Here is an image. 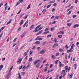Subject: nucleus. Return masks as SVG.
Here are the masks:
<instances>
[{"label":"nucleus","mask_w":79,"mask_h":79,"mask_svg":"<svg viewBox=\"0 0 79 79\" xmlns=\"http://www.w3.org/2000/svg\"><path fill=\"white\" fill-rule=\"evenodd\" d=\"M59 51L60 52H63V49L60 48L59 49Z\"/></svg>","instance_id":"7c9ffc66"},{"label":"nucleus","mask_w":79,"mask_h":79,"mask_svg":"<svg viewBox=\"0 0 79 79\" xmlns=\"http://www.w3.org/2000/svg\"><path fill=\"white\" fill-rule=\"evenodd\" d=\"M43 28V27H41L39 28V30H41Z\"/></svg>","instance_id":"8fccbe9b"},{"label":"nucleus","mask_w":79,"mask_h":79,"mask_svg":"<svg viewBox=\"0 0 79 79\" xmlns=\"http://www.w3.org/2000/svg\"><path fill=\"white\" fill-rule=\"evenodd\" d=\"M56 5H57L56 3H54L53 4V6H56Z\"/></svg>","instance_id":"13d9d810"},{"label":"nucleus","mask_w":79,"mask_h":79,"mask_svg":"<svg viewBox=\"0 0 79 79\" xmlns=\"http://www.w3.org/2000/svg\"><path fill=\"white\" fill-rule=\"evenodd\" d=\"M71 24H72V23H67V25L68 26H69V27H70L71 26Z\"/></svg>","instance_id":"5701e85b"},{"label":"nucleus","mask_w":79,"mask_h":79,"mask_svg":"<svg viewBox=\"0 0 79 79\" xmlns=\"http://www.w3.org/2000/svg\"><path fill=\"white\" fill-rule=\"evenodd\" d=\"M12 21V19H10V20L9 21V22L7 23L6 25H8V24H10V23H11V22Z\"/></svg>","instance_id":"412c9836"},{"label":"nucleus","mask_w":79,"mask_h":79,"mask_svg":"<svg viewBox=\"0 0 79 79\" xmlns=\"http://www.w3.org/2000/svg\"><path fill=\"white\" fill-rule=\"evenodd\" d=\"M43 32V30H41V31H39L38 33H37L36 34V35H39V34H40L41 33H42Z\"/></svg>","instance_id":"0eeeda50"},{"label":"nucleus","mask_w":79,"mask_h":79,"mask_svg":"<svg viewBox=\"0 0 79 79\" xmlns=\"http://www.w3.org/2000/svg\"><path fill=\"white\" fill-rule=\"evenodd\" d=\"M55 9L54 8H53V10H52V12H55Z\"/></svg>","instance_id":"603ef678"},{"label":"nucleus","mask_w":79,"mask_h":79,"mask_svg":"<svg viewBox=\"0 0 79 79\" xmlns=\"http://www.w3.org/2000/svg\"><path fill=\"white\" fill-rule=\"evenodd\" d=\"M25 35V34H24V33H23V34L22 35L21 37H23Z\"/></svg>","instance_id":"49530a36"},{"label":"nucleus","mask_w":79,"mask_h":79,"mask_svg":"<svg viewBox=\"0 0 79 79\" xmlns=\"http://www.w3.org/2000/svg\"><path fill=\"white\" fill-rule=\"evenodd\" d=\"M52 6V4H50L48 5V6L46 7L47 8H50V7Z\"/></svg>","instance_id":"c756f323"},{"label":"nucleus","mask_w":79,"mask_h":79,"mask_svg":"<svg viewBox=\"0 0 79 79\" xmlns=\"http://www.w3.org/2000/svg\"><path fill=\"white\" fill-rule=\"evenodd\" d=\"M58 47V44H55L52 46L53 48H55L56 47Z\"/></svg>","instance_id":"9b49d317"},{"label":"nucleus","mask_w":79,"mask_h":79,"mask_svg":"<svg viewBox=\"0 0 79 79\" xmlns=\"http://www.w3.org/2000/svg\"><path fill=\"white\" fill-rule=\"evenodd\" d=\"M59 16H56L55 17V19H59Z\"/></svg>","instance_id":"cd10ccee"},{"label":"nucleus","mask_w":79,"mask_h":79,"mask_svg":"<svg viewBox=\"0 0 79 79\" xmlns=\"http://www.w3.org/2000/svg\"><path fill=\"white\" fill-rule=\"evenodd\" d=\"M3 5V3H1L0 4V8L1 7V6H2V5Z\"/></svg>","instance_id":"09e8293b"},{"label":"nucleus","mask_w":79,"mask_h":79,"mask_svg":"<svg viewBox=\"0 0 79 79\" xmlns=\"http://www.w3.org/2000/svg\"><path fill=\"white\" fill-rule=\"evenodd\" d=\"M65 73V70H63L62 71V73H63V74H64V73Z\"/></svg>","instance_id":"79ce46f5"},{"label":"nucleus","mask_w":79,"mask_h":79,"mask_svg":"<svg viewBox=\"0 0 79 79\" xmlns=\"http://www.w3.org/2000/svg\"><path fill=\"white\" fill-rule=\"evenodd\" d=\"M23 68V66H21L20 67H19V70H20V69H21Z\"/></svg>","instance_id":"c9c22d12"},{"label":"nucleus","mask_w":79,"mask_h":79,"mask_svg":"<svg viewBox=\"0 0 79 79\" xmlns=\"http://www.w3.org/2000/svg\"><path fill=\"white\" fill-rule=\"evenodd\" d=\"M16 39H17L16 38H15L13 40V42H15V41L16 40Z\"/></svg>","instance_id":"052dcab7"},{"label":"nucleus","mask_w":79,"mask_h":79,"mask_svg":"<svg viewBox=\"0 0 79 79\" xmlns=\"http://www.w3.org/2000/svg\"><path fill=\"white\" fill-rule=\"evenodd\" d=\"M40 66V63H39L38 64H37L36 65V68H39V67Z\"/></svg>","instance_id":"4be33fe9"},{"label":"nucleus","mask_w":79,"mask_h":79,"mask_svg":"<svg viewBox=\"0 0 79 79\" xmlns=\"http://www.w3.org/2000/svg\"><path fill=\"white\" fill-rule=\"evenodd\" d=\"M34 25H33V24L30 27V30H32V29L33 28H34Z\"/></svg>","instance_id":"aec40b11"},{"label":"nucleus","mask_w":79,"mask_h":79,"mask_svg":"<svg viewBox=\"0 0 79 79\" xmlns=\"http://www.w3.org/2000/svg\"><path fill=\"white\" fill-rule=\"evenodd\" d=\"M48 28H47L46 29H45V32H44V34H48V33H49V31H47H47H48Z\"/></svg>","instance_id":"20e7f679"},{"label":"nucleus","mask_w":79,"mask_h":79,"mask_svg":"<svg viewBox=\"0 0 79 79\" xmlns=\"http://www.w3.org/2000/svg\"><path fill=\"white\" fill-rule=\"evenodd\" d=\"M32 58L31 57L28 60V61H32Z\"/></svg>","instance_id":"473e14b6"},{"label":"nucleus","mask_w":79,"mask_h":79,"mask_svg":"<svg viewBox=\"0 0 79 79\" xmlns=\"http://www.w3.org/2000/svg\"><path fill=\"white\" fill-rule=\"evenodd\" d=\"M40 26H41V24H40L37 26L35 28V30L33 31V32H37L38 31L37 30L39 29V27H40Z\"/></svg>","instance_id":"f257e3e1"},{"label":"nucleus","mask_w":79,"mask_h":79,"mask_svg":"<svg viewBox=\"0 0 79 79\" xmlns=\"http://www.w3.org/2000/svg\"><path fill=\"white\" fill-rule=\"evenodd\" d=\"M2 61H5V58H2Z\"/></svg>","instance_id":"680f3d73"},{"label":"nucleus","mask_w":79,"mask_h":79,"mask_svg":"<svg viewBox=\"0 0 79 79\" xmlns=\"http://www.w3.org/2000/svg\"><path fill=\"white\" fill-rule=\"evenodd\" d=\"M0 68H1V69L2 68H3V65H1L0 66Z\"/></svg>","instance_id":"69168bd1"},{"label":"nucleus","mask_w":79,"mask_h":79,"mask_svg":"<svg viewBox=\"0 0 79 79\" xmlns=\"http://www.w3.org/2000/svg\"><path fill=\"white\" fill-rule=\"evenodd\" d=\"M40 61V60H37L35 61L34 62V64L35 65L36 64H37V63L38 62H39V61Z\"/></svg>","instance_id":"1a4fd4ad"},{"label":"nucleus","mask_w":79,"mask_h":79,"mask_svg":"<svg viewBox=\"0 0 79 79\" xmlns=\"http://www.w3.org/2000/svg\"><path fill=\"white\" fill-rule=\"evenodd\" d=\"M24 23V20H22L20 23V25H22L23 23Z\"/></svg>","instance_id":"6ab92c4d"},{"label":"nucleus","mask_w":79,"mask_h":79,"mask_svg":"<svg viewBox=\"0 0 79 79\" xmlns=\"http://www.w3.org/2000/svg\"><path fill=\"white\" fill-rule=\"evenodd\" d=\"M67 53H69V52H73V49H70L67 51Z\"/></svg>","instance_id":"f3484780"},{"label":"nucleus","mask_w":79,"mask_h":79,"mask_svg":"<svg viewBox=\"0 0 79 79\" xmlns=\"http://www.w3.org/2000/svg\"><path fill=\"white\" fill-rule=\"evenodd\" d=\"M28 22H29V21H28V20H27L26 22L25 23L23 26V27H25V26H26V24H27V23H28Z\"/></svg>","instance_id":"9d476101"},{"label":"nucleus","mask_w":79,"mask_h":79,"mask_svg":"<svg viewBox=\"0 0 79 79\" xmlns=\"http://www.w3.org/2000/svg\"><path fill=\"white\" fill-rule=\"evenodd\" d=\"M59 65L60 68H61V67H62V64L61 63V61H59Z\"/></svg>","instance_id":"f8f14e48"},{"label":"nucleus","mask_w":79,"mask_h":79,"mask_svg":"<svg viewBox=\"0 0 79 79\" xmlns=\"http://www.w3.org/2000/svg\"><path fill=\"white\" fill-rule=\"evenodd\" d=\"M5 27H2V28H1V31H2V30H3V29H4V28H5Z\"/></svg>","instance_id":"de8ad7c7"},{"label":"nucleus","mask_w":79,"mask_h":79,"mask_svg":"<svg viewBox=\"0 0 79 79\" xmlns=\"http://www.w3.org/2000/svg\"><path fill=\"white\" fill-rule=\"evenodd\" d=\"M58 37L59 38H61L63 37V36H62V35H58Z\"/></svg>","instance_id":"a878e982"},{"label":"nucleus","mask_w":79,"mask_h":79,"mask_svg":"<svg viewBox=\"0 0 79 79\" xmlns=\"http://www.w3.org/2000/svg\"><path fill=\"white\" fill-rule=\"evenodd\" d=\"M41 37V36H37V39L38 40H43V38H40Z\"/></svg>","instance_id":"7ed1b4c3"},{"label":"nucleus","mask_w":79,"mask_h":79,"mask_svg":"<svg viewBox=\"0 0 79 79\" xmlns=\"http://www.w3.org/2000/svg\"><path fill=\"white\" fill-rule=\"evenodd\" d=\"M21 27H20L19 28V29H18V31H20V30H21Z\"/></svg>","instance_id":"5fc2aeb1"},{"label":"nucleus","mask_w":79,"mask_h":79,"mask_svg":"<svg viewBox=\"0 0 79 79\" xmlns=\"http://www.w3.org/2000/svg\"><path fill=\"white\" fill-rule=\"evenodd\" d=\"M29 67H31V65H30V64H28L26 67V68L28 69V68H29Z\"/></svg>","instance_id":"a211bd4d"},{"label":"nucleus","mask_w":79,"mask_h":79,"mask_svg":"<svg viewBox=\"0 0 79 79\" xmlns=\"http://www.w3.org/2000/svg\"><path fill=\"white\" fill-rule=\"evenodd\" d=\"M42 44L43 45H45V44H46V43H45V42L42 43Z\"/></svg>","instance_id":"6e6d98bb"},{"label":"nucleus","mask_w":79,"mask_h":79,"mask_svg":"<svg viewBox=\"0 0 79 79\" xmlns=\"http://www.w3.org/2000/svg\"><path fill=\"white\" fill-rule=\"evenodd\" d=\"M48 69V66L46 67L44 70V72H47V71Z\"/></svg>","instance_id":"dca6fc26"},{"label":"nucleus","mask_w":79,"mask_h":79,"mask_svg":"<svg viewBox=\"0 0 79 79\" xmlns=\"http://www.w3.org/2000/svg\"><path fill=\"white\" fill-rule=\"evenodd\" d=\"M40 41H37L35 43V44H36V45H39V44H40Z\"/></svg>","instance_id":"ddd939ff"},{"label":"nucleus","mask_w":79,"mask_h":79,"mask_svg":"<svg viewBox=\"0 0 79 79\" xmlns=\"http://www.w3.org/2000/svg\"><path fill=\"white\" fill-rule=\"evenodd\" d=\"M79 42H77V44H76V45H77V46H78V45H79Z\"/></svg>","instance_id":"e2e57ef3"},{"label":"nucleus","mask_w":79,"mask_h":79,"mask_svg":"<svg viewBox=\"0 0 79 79\" xmlns=\"http://www.w3.org/2000/svg\"><path fill=\"white\" fill-rule=\"evenodd\" d=\"M27 52H25L24 53L25 56H27Z\"/></svg>","instance_id":"e433bc0d"},{"label":"nucleus","mask_w":79,"mask_h":79,"mask_svg":"<svg viewBox=\"0 0 79 79\" xmlns=\"http://www.w3.org/2000/svg\"><path fill=\"white\" fill-rule=\"evenodd\" d=\"M32 52H31V51H30V55H32Z\"/></svg>","instance_id":"338daca9"},{"label":"nucleus","mask_w":79,"mask_h":79,"mask_svg":"<svg viewBox=\"0 0 79 79\" xmlns=\"http://www.w3.org/2000/svg\"><path fill=\"white\" fill-rule=\"evenodd\" d=\"M79 25L78 24H77L74 25L73 26V28H76V27H79Z\"/></svg>","instance_id":"39448f33"},{"label":"nucleus","mask_w":79,"mask_h":79,"mask_svg":"<svg viewBox=\"0 0 79 79\" xmlns=\"http://www.w3.org/2000/svg\"><path fill=\"white\" fill-rule=\"evenodd\" d=\"M78 1H77V0H76L75 1V3L77 4V2H78Z\"/></svg>","instance_id":"bf43d9fd"},{"label":"nucleus","mask_w":79,"mask_h":79,"mask_svg":"<svg viewBox=\"0 0 79 79\" xmlns=\"http://www.w3.org/2000/svg\"><path fill=\"white\" fill-rule=\"evenodd\" d=\"M64 34V31H60L57 33V34Z\"/></svg>","instance_id":"6e6552de"},{"label":"nucleus","mask_w":79,"mask_h":79,"mask_svg":"<svg viewBox=\"0 0 79 79\" xmlns=\"http://www.w3.org/2000/svg\"><path fill=\"white\" fill-rule=\"evenodd\" d=\"M58 61H59V60H57L55 62V64H57V63H58Z\"/></svg>","instance_id":"4c0bfd02"},{"label":"nucleus","mask_w":79,"mask_h":79,"mask_svg":"<svg viewBox=\"0 0 79 79\" xmlns=\"http://www.w3.org/2000/svg\"><path fill=\"white\" fill-rule=\"evenodd\" d=\"M74 44H73L71 47V50H73V47H74Z\"/></svg>","instance_id":"393cba45"},{"label":"nucleus","mask_w":79,"mask_h":79,"mask_svg":"<svg viewBox=\"0 0 79 79\" xmlns=\"http://www.w3.org/2000/svg\"><path fill=\"white\" fill-rule=\"evenodd\" d=\"M20 3V2L19 1L16 4V6H17V5H19Z\"/></svg>","instance_id":"72a5a7b5"},{"label":"nucleus","mask_w":79,"mask_h":79,"mask_svg":"<svg viewBox=\"0 0 79 79\" xmlns=\"http://www.w3.org/2000/svg\"><path fill=\"white\" fill-rule=\"evenodd\" d=\"M43 11H44V12L46 11V9H43V11H42V12H43Z\"/></svg>","instance_id":"774afa93"},{"label":"nucleus","mask_w":79,"mask_h":79,"mask_svg":"<svg viewBox=\"0 0 79 79\" xmlns=\"http://www.w3.org/2000/svg\"><path fill=\"white\" fill-rule=\"evenodd\" d=\"M65 69L66 72H67V71H68V66H65Z\"/></svg>","instance_id":"2eb2a0df"},{"label":"nucleus","mask_w":79,"mask_h":79,"mask_svg":"<svg viewBox=\"0 0 79 79\" xmlns=\"http://www.w3.org/2000/svg\"><path fill=\"white\" fill-rule=\"evenodd\" d=\"M76 15H74L73 16V18H76Z\"/></svg>","instance_id":"3c124183"},{"label":"nucleus","mask_w":79,"mask_h":79,"mask_svg":"<svg viewBox=\"0 0 79 79\" xmlns=\"http://www.w3.org/2000/svg\"><path fill=\"white\" fill-rule=\"evenodd\" d=\"M70 69H71V67L69 68L67 70L68 72H69V71H70Z\"/></svg>","instance_id":"ea45409f"},{"label":"nucleus","mask_w":79,"mask_h":79,"mask_svg":"<svg viewBox=\"0 0 79 79\" xmlns=\"http://www.w3.org/2000/svg\"><path fill=\"white\" fill-rule=\"evenodd\" d=\"M62 77L63 76H62V75L60 76V77H59V79H61Z\"/></svg>","instance_id":"0e129e2a"},{"label":"nucleus","mask_w":79,"mask_h":79,"mask_svg":"<svg viewBox=\"0 0 79 79\" xmlns=\"http://www.w3.org/2000/svg\"><path fill=\"white\" fill-rule=\"evenodd\" d=\"M46 52V50L45 49H43L40 52V54H43V53H44Z\"/></svg>","instance_id":"f03ea898"},{"label":"nucleus","mask_w":79,"mask_h":79,"mask_svg":"<svg viewBox=\"0 0 79 79\" xmlns=\"http://www.w3.org/2000/svg\"><path fill=\"white\" fill-rule=\"evenodd\" d=\"M22 69H23V71H25V69H26V67L25 66H24L22 68Z\"/></svg>","instance_id":"b1692460"},{"label":"nucleus","mask_w":79,"mask_h":79,"mask_svg":"<svg viewBox=\"0 0 79 79\" xmlns=\"http://www.w3.org/2000/svg\"><path fill=\"white\" fill-rule=\"evenodd\" d=\"M52 58H56V57H55V55H53L52 56Z\"/></svg>","instance_id":"2f4dec72"},{"label":"nucleus","mask_w":79,"mask_h":79,"mask_svg":"<svg viewBox=\"0 0 79 79\" xmlns=\"http://www.w3.org/2000/svg\"><path fill=\"white\" fill-rule=\"evenodd\" d=\"M29 8H30V5H29L27 7V9H28V10H29Z\"/></svg>","instance_id":"4d7b16f0"},{"label":"nucleus","mask_w":79,"mask_h":79,"mask_svg":"<svg viewBox=\"0 0 79 79\" xmlns=\"http://www.w3.org/2000/svg\"><path fill=\"white\" fill-rule=\"evenodd\" d=\"M18 75H19V79H21V74L20 73H18Z\"/></svg>","instance_id":"4468645a"},{"label":"nucleus","mask_w":79,"mask_h":79,"mask_svg":"<svg viewBox=\"0 0 79 79\" xmlns=\"http://www.w3.org/2000/svg\"><path fill=\"white\" fill-rule=\"evenodd\" d=\"M60 55V53L59 52H57L56 53V56H58Z\"/></svg>","instance_id":"a18cd8bd"},{"label":"nucleus","mask_w":79,"mask_h":79,"mask_svg":"<svg viewBox=\"0 0 79 79\" xmlns=\"http://www.w3.org/2000/svg\"><path fill=\"white\" fill-rule=\"evenodd\" d=\"M52 36V35H48L47 37L49 38V37H50Z\"/></svg>","instance_id":"c03bdc74"},{"label":"nucleus","mask_w":79,"mask_h":79,"mask_svg":"<svg viewBox=\"0 0 79 79\" xmlns=\"http://www.w3.org/2000/svg\"><path fill=\"white\" fill-rule=\"evenodd\" d=\"M35 48H36V47L35 46H34V47H33L32 49L35 50Z\"/></svg>","instance_id":"37998d69"},{"label":"nucleus","mask_w":79,"mask_h":79,"mask_svg":"<svg viewBox=\"0 0 79 79\" xmlns=\"http://www.w3.org/2000/svg\"><path fill=\"white\" fill-rule=\"evenodd\" d=\"M73 74H71L70 76V78L72 79L73 78Z\"/></svg>","instance_id":"bb28decb"},{"label":"nucleus","mask_w":79,"mask_h":79,"mask_svg":"<svg viewBox=\"0 0 79 79\" xmlns=\"http://www.w3.org/2000/svg\"><path fill=\"white\" fill-rule=\"evenodd\" d=\"M54 42L56 43H57V42H58V41L57 40L56 38H55V39H54Z\"/></svg>","instance_id":"c85d7f7f"},{"label":"nucleus","mask_w":79,"mask_h":79,"mask_svg":"<svg viewBox=\"0 0 79 79\" xmlns=\"http://www.w3.org/2000/svg\"><path fill=\"white\" fill-rule=\"evenodd\" d=\"M23 60L22 58L20 59H18L17 62L19 64H20L21 63V61Z\"/></svg>","instance_id":"423d86ee"},{"label":"nucleus","mask_w":79,"mask_h":79,"mask_svg":"<svg viewBox=\"0 0 79 79\" xmlns=\"http://www.w3.org/2000/svg\"><path fill=\"white\" fill-rule=\"evenodd\" d=\"M27 16L26 15V16L24 17V19H27Z\"/></svg>","instance_id":"864d4df0"},{"label":"nucleus","mask_w":79,"mask_h":79,"mask_svg":"<svg viewBox=\"0 0 79 79\" xmlns=\"http://www.w3.org/2000/svg\"><path fill=\"white\" fill-rule=\"evenodd\" d=\"M24 15V14H22L21 15L19 16L20 18H21V17H22V16H23Z\"/></svg>","instance_id":"f704fd0d"},{"label":"nucleus","mask_w":79,"mask_h":79,"mask_svg":"<svg viewBox=\"0 0 79 79\" xmlns=\"http://www.w3.org/2000/svg\"><path fill=\"white\" fill-rule=\"evenodd\" d=\"M68 46L67 45H66L65 46V48H66V49H68Z\"/></svg>","instance_id":"58836bf2"},{"label":"nucleus","mask_w":79,"mask_h":79,"mask_svg":"<svg viewBox=\"0 0 79 79\" xmlns=\"http://www.w3.org/2000/svg\"><path fill=\"white\" fill-rule=\"evenodd\" d=\"M71 12H72V11L71 10V11H69L68 12V15H69L70 14H71Z\"/></svg>","instance_id":"a19ab883"}]
</instances>
